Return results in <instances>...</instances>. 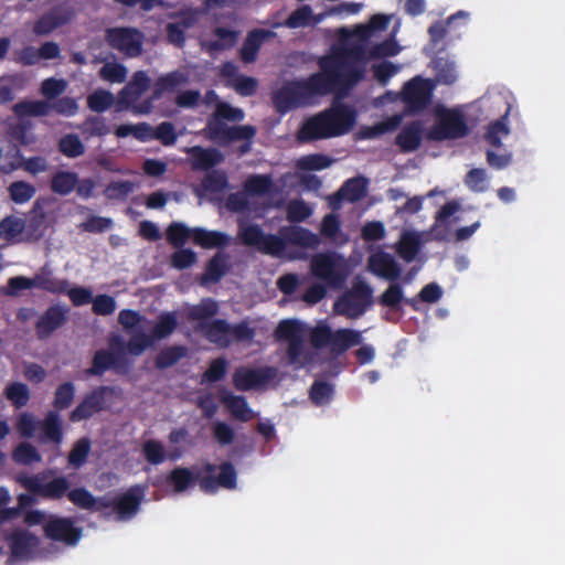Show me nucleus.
Here are the masks:
<instances>
[{"label": "nucleus", "mask_w": 565, "mask_h": 565, "mask_svg": "<svg viewBox=\"0 0 565 565\" xmlns=\"http://www.w3.org/2000/svg\"><path fill=\"white\" fill-rule=\"evenodd\" d=\"M145 491L140 486H132L127 491L116 497H94L83 487L74 488L68 494V500L77 508L90 512H100L104 518L115 515L117 521H129L139 511Z\"/></svg>", "instance_id": "nucleus-2"}, {"label": "nucleus", "mask_w": 565, "mask_h": 565, "mask_svg": "<svg viewBox=\"0 0 565 565\" xmlns=\"http://www.w3.org/2000/svg\"><path fill=\"white\" fill-rule=\"evenodd\" d=\"M373 289L365 281L354 282L334 302V312L350 319L361 317L372 303Z\"/></svg>", "instance_id": "nucleus-5"}, {"label": "nucleus", "mask_w": 565, "mask_h": 565, "mask_svg": "<svg viewBox=\"0 0 565 565\" xmlns=\"http://www.w3.org/2000/svg\"><path fill=\"white\" fill-rule=\"evenodd\" d=\"M322 15H315L309 4H303L292 11L284 22L274 23V28L285 26L288 29H299L309 25H316L321 22Z\"/></svg>", "instance_id": "nucleus-31"}, {"label": "nucleus", "mask_w": 565, "mask_h": 565, "mask_svg": "<svg viewBox=\"0 0 565 565\" xmlns=\"http://www.w3.org/2000/svg\"><path fill=\"white\" fill-rule=\"evenodd\" d=\"M44 478L45 473L22 475L19 476L18 481L30 493L47 500H61L65 495L68 498L70 492L74 490L70 489V481L64 476L55 477L49 482H42Z\"/></svg>", "instance_id": "nucleus-7"}, {"label": "nucleus", "mask_w": 565, "mask_h": 565, "mask_svg": "<svg viewBox=\"0 0 565 565\" xmlns=\"http://www.w3.org/2000/svg\"><path fill=\"white\" fill-rule=\"evenodd\" d=\"M90 451V441L88 438H81L78 439L72 450L68 454L67 460L70 466L74 468L82 467L88 457V454Z\"/></svg>", "instance_id": "nucleus-61"}, {"label": "nucleus", "mask_w": 565, "mask_h": 565, "mask_svg": "<svg viewBox=\"0 0 565 565\" xmlns=\"http://www.w3.org/2000/svg\"><path fill=\"white\" fill-rule=\"evenodd\" d=\"M301 331L299 321L291 319L280 321L276 328V338L288 342L287 358L290 364L298 363L303 353Z\"/></svg>", "instance_id": "nucleus-13"}, {"label": "nucleus", "mask_w": 565, "mask_h": 565, "mask_svg": "<svg viewBox=\"0 0 565 565\" xmlns=\"http://www.w3.org/2000/svg\"><path fill=\"white\" fill-rule=\"evenodd\" d=\"M276 38V33L271 30L253 29L250 30L239 50L241 60L246 63H254L257 60L262 45Z\"/></svg>", "instance_id": "nucleus-22"}, {"label": "nucleus", "mask_w": 565, "mask_h": 565, "mask_svg": "<svg viewBox=\"0 0 565 565\" xmlns=\"http://www.w3.org/2000/svg\"><path fill=\"white\" fill-rule=\"evenodd\" d=\"M218 312V305L212 298H203L198 305H193L186 311V319L189 321H196L198 324L202 322H210L209 319Z\"/></svg>", "instance_id": "nucleus-37"}, {"label": "nucleus", "mask_w": 565, "mask_h": 565, "mask_svg": "<svg viewBox=\"0 0 565 565\" xmlns=\"http://www.w3.org/2000/svg\"><path fill=\"white\" fill-rule=\"evenodd\" d=\"M13 113L19 117H44L51 111L49 100H22L13 106Z\"/></svg>", "instance_id": "nucleus-39"}, {"label": "nucleus", "mask_w": 565, "mask_h": 565, "mask_svg": "<svg viewBox=\"0 0 565 565\" xmlns=\"http://www.w3.org/2000/svg\"><path fill=\"white\" fill-rule=\"evenodd\" d=\"M114 103V95L106 89H96L87 96V107L95 113L106 111Z\"/></svg>", "instance_id": "nucleus-53"}, {"label": "nucleus", "mask_w": 565, "mask_h": 565, "mask_svg": "<svg viewBox=\"0 0 565 565\" xmlns=\"http://www.w3.org/2000/svg\"><path fill=\"white\" fill-rule=\"evenodd\" d=\"M117 358L114 353L100 349L93 356L92 366L85 372L89 376H102L107 370L116 365Z\"/></svg>", "instance_id": "nucleus-45"}, {"label": "nucleus", "mask_w": 565, "mask_h": 565, "mask_svg": "<svg viewBox=\"0 0 565 565\" xmlns=\"http://www.w3.org/2000/svg\"><path fill=\"white\" fill-rule=\"evenodd\" d=\"M167 241L175 248L182 247L189 237L192 238V228L179 222L171 223L166 232Z\"/></svg>", "instance_id": "nucleus-59"}, {"label": "nucleus", "mask_w": 565, "mask_h": 565, "mask_svg": "<svg viewBox=\"0 0 565 565\" xmlns=\"http://www.w3.org/2000/svg\"><path fill=\"white\" fill-rule=\"evenodd\" d=\"M6 397L15 408L24 407L30 399L29 387L20 382H13L6 387Z\"/></svg>", "instance_id": "nucleus-57"}, {"label": "nucleus", "mask_w": 565, "mask_h": 565, "mask_svg": "<svg viewBox=\"0 0 565 565\" xmlns=\"http://www.w3.org/2000/svg\"><path fill=\"white\" fill-rule=\"evenodd\" d=\"M186 76L180 71L167 73L156 81L153 97L159 98L166 92H173L177 87L186 83Z\"/></svg>", "instance_id": "nucleus-44"}, {"label": "nucleus", "mask_w": 565, "mask_h": 565, "mask_svg": "<svg viewBox=\"0 0 565 565\" xmlns=\"http://www.w3.org/2000/svg\"><path fill=\"white\" fill-rule=\"evenodd\" d=\"M277 375L275 367L250 369L241 366L233 373V385L237 391L246 392L266 385Z\"/></svg>", "instance_id": "nucleus-12"}, {"label": "nucleus", "mask_w": 565, "mask_h": 565, "mask_svg": "<svg viewBox=\"0 0 565 565\" xmlns=\"http://www.w3.org/2000/svg\"><path fill=\"white\" fill-rule=\"evenodd\" d=\"M423 139V125L412 121L405 125L396 136L395 143L403 152H412L419 148Z\"/></svg>", "instance_id": "nucleus-29"}, {"label": "nucleus", "mask_w": 565, "mask_h": 565, "mask_svg": "<svg viewBox=\"0 0 565 565\" xmlns=\"http://www.w3.org/2000/svg\"><path fill=\"white\" fill-rule=\"evenodd\" d=\"M12 460L18 465L30 466L34 462H40L42 457L33 445L23 441L13 449Z\"/></svg>", "instance_id": "nucleus-52"}, {"label": "nucleus", "mask_w": 565, "mask_h": 565, "mask_svg": "<svg viewBox=\"0 0 565 565\" xmlns=\"http://www.w3.org/2000/svg\"><path fill=\"white\" fill-rule=\"evenodd\" d=\"M469 128L463 115L456 109L439 108L436 110V122L427 131L426 138L431 141H445L463 138Z\"/></svg>", "instance_id": "nucleus-4"}, {"label": "nucleus", "mask_w": 565, "mask_h": 565, "mask_svg": "<svg viewBox=\"0 0 565 565\" xmlns=\"http://www.w3.org/2000/svg\"><path fill=\"white\" fill-rule=\"evenodd\" d=\"M228 269L227 255L223 253L215 254L206 264L202 275V284L218 282Z\"/></svg>", "instance_id": "nucleus-36"}, {"label": "nucleus", "mask_w": 565, "mask_h": 565, "mask_svg": "<svg viewBox=\"0 0 565 565\" xmlns=\"http://www.w3.org/2000/svg\"><path fill=\"white\" fill-rule=\"evenodd\" d=\"M279 234L285 237V244L302 247L317 248L320 245V238L310 230L301 226L281 227Z\"/></svg>", "instance_id": "nucleus-26"}, {"label": "nucleus", "mask_w": 565, "mask_h": 565, "mask_svg": "<svg viewBox=\"0 0 565 565\" xmlns=\"http://www.w3.org/2000/svg\"><path fill=\"white\" fill-rule=\"evenodd\" d=\"M24 87V78L20 74H11L0 78V104L14 99L15 92Z\"/></svg>", "instance_id": "nucleus-47"}, {"label": "nucleus", "mask_w": 565, "mask_h": 565, "mask_svg": "<svg viewBox=\"0 0 565 565\" xmlns=\"http://www.w3.org/2000/svg\"><path fill=\"white\" fill-rule=\"evenodd\" d=\"M362 343V333L358 330L341 328L332 332L329 350L335 355L344 354L351 348Z\"/></svg>", "instance_id": "nucleus-27"}, {"label": "nucleus", "mask_w": 565, "mask_h": 565, "mask_svg": "<svg viewBox=\"0 0 565 565\" xmlns=\"http://www.w3.org/2000/svg\"><path fill=\"white\" fill-rule=\"evenodd\" d=\"M108 45L125 54L127 57H137L142 53L143 34L135 28H109L105 34Z\"/></svg>", "instance_id": "nucleus-9"}, {"label": "nucleus", "mask_w": 565, "mask_h": 565, "mask_svg": "<svg viewBox=\"0 0 565 565\" xmlns=\"http://www.w3.org/2000/svg\"><path fill=\"white\" fill-rule=\"evenodd\" d=\"M333 395V386L324 381H315L309 391L313 404L321 406L329 403Z\"/></svg>", "instance_id": "nucleus-62"}, {"label": "nucleus", "mask_w": 565, "mask_h": 565, "mask_svg": "<svg viewBox=\"0 0 565 565\" xmlns=\"http://www.w3.org/2000/svg\"><path fill=\"white\" fill-rule=\"evenodd\" d=\"M175 17L180 20L166 25L167 41L178 49H183L186 42L185 32L196 24L198 14L188 10L175 13Z\"/></svg>", "instance_id": "nucleus-21"}, {"label": "nucleus", "mask_w": 565, "mask_h": 565, "mask_svg": "<svg viewBox=\"0 0 565 565\" xmlns=\"http://www.w3.org/2000/svg\"><path fill=\"white\" fill-rule=\"evenodd\" d=\"M333 160L322 153H312L301 157L297 161V168L303 171H318L323 170L331 166Z\"/></svg>", "instance_id": "nucleus-58"}, {"label": "nucleus", "mask_w": 565, "mask_h": 565, "mask_svg": "<svg viewBox=\"0 0 565 565\" xmlns=\"http://www.w3.org/2000/svg\"><path fill=\"white\" fill-rule=\"evenodd\" d=\"M435 83L430 78L415 76L408 81L402 90V100L408 113L418 114L431 103Z\"/></svg>", "instance_id": "nucleus-8"}, {"label": "nucleus", "mask_w": 565, "mask_h": 565, "mask_svg": "<svg viewBox=\"0 0 565 565\" xmlns=\"http://www.w3.org/2000/svg\"><path fill=\"white\" fill-rule=\"evenodd\" d=\"M460 209L457 201L446 202L436 213L434 225L430 228V234L437 242L448 241L449 230L447 226L448 218L452 216Z\"/></svg>", "instance_id": "nucleus-30"}, {"label": "nucleus", "mask_w": 565, "mask_h": 565, "mask_svg": "<svg viewBox=\"0 0 565 565\" xmlns=\"http://www.w3.org/2000/svg\"><path fill=\"white\" fill-rule=\"evenodd\" d=\"M68 281L58 279L49 273H41L34 276V288L45 290L54 295L65 294L67 291Z\"/></svg>", "instance_id": "nucleus-46"}, {"label": "nucleus", "mask_w": 565, "mask_h": 565, "mask_svg": "<svg viewBox=\"0 0 565 565\" xmlns=\"http://www.w3.org/2000/svg\"><path fill=\"white\" fill-rule=\"evenodd\" d=\"M75 11L66 4H57L44 12L34 23L33 32L36 35H47L60 26L72 21Z\"/></svg>", "instance_id": "nucleus-17"}, {"label": "nucleus", "mask_w": 565, "mask_h": 565, "mask_svg": "<svg viewBox=\"0 0 565 565\" xmlns=\"http://www.w3.org/2000/svg\"><path fill=\"white\" fill-rule=\"evenodd\" d=\"M312 214L311 207L300 199L291 200L287 204L286 217L290 223H300L306 221Z\"/></svg>", "instance_id": "nucleus-60"}, {"label": "nucleus", "mask_w": 565, "mask_h": 565, "mask_svg": "<svg viewBox=\"0 0 565 565\" xmlns=\"http://www.w3.org/2000/svg\"><path fill=\"white\" fill-rule=\"evenodd\" d=\"M23 168L30 174H38L45 172L49 169V164L45 158L35 156L25 159L21 150L14 146L9 149L4 156V161L0 167V171L3 174H10L13 171Z\"/></svg>", "instance_id": "nucleus-15"}, {"label": "nucleus", "mask_w": 565, "mask_h": 565, "mask_svg": "<svg viewBox=\"0 0 565 565\" xmlns=\"http://www.w3.org/2000/svg\"><path fill=\"white\" fill-rule=\"evenodd\" d=\"M420 249V237L416 232H405L396 246V252L406 263L415 259Z\"/></svg>", "instance_id": "nucleus-41"}, {"label": "nucleus", "mask_w": 565, "mask_h": 565, "mask_svg": "<svg viewBox=\"0 0 565 565\" xmlns=\"http://www.w3.org/2000/svg\"><path fill=\"white\" fill-rule=\"evenodd\" d=\"M286 248L285 237L275 234L263 235L258 250L266 255L279 256Z\"/></svg>", "instance_id": "nucleus-64"}, {"label": "nucleus", "mask_w": 565, "mask_h": 565, "mask_svg": "<svg viewBox=\"0 0 565 565\" xmlns=\"http://www.w3.org/2000/svg\"><path fill=\"white\" fill-rule=\"evenodd\" d=\"M333 137L348 134L355 124L356 114L347 104H335L322 111Z\"/></svg>", "instance_id": "nucleus-18"}, {"label": "nucleus", "mask_w": 565, "mask_h": 565, "mask_svg": "<svg viewBox=\"0 0 565 565\" xmlns=\"http://www.w3.org/2000/svg\"><path fill=\"white\" fill-rule=\"evenodd\" d=\"M58 151L67 158H78L85 153V146L75 134H67L60 138Z\"/></svg>", "instance_id": "nucleus-50"}, {"label": "nucleus", "mask_w": 565, "mask_h": 565, "mask_svg": "<svg viewBox=\"0 0 565 565\" xmlns=\"http://www.w3.org/2000/svg\"><path fill=\"white\" fill-rule=\"evenodd\" d=\"M78 183V174L72 171H57L55 172L50 181V188L53 193L58 195H68Z\"/></svg>", "instance_id": "nucleus-38"}, {"label": "nucleus", "mask_w": 565, "mask_h": 565, "mask_svg": "<svg viewBox=\"0 0 565 565\" xmlns=\"http://www.w3.org/2000/svg\"><path fill=\"white\" fill-rule=\"evenodd\" d=\"M320 235L331 241H337L339 236H341V243L348 241L347 236L341 232L340 217L334 213H329L323 216L320 225Z\"/></svg>", "instance_id": "nucleus-48"}, {"label": "nucleus", "mask_w": 565, "mask_h": 565, "mask_svg": "<svg viewBox=\"0 0 565 565\" xmlns=\"http://www.w3.org/2000/svg\"><path fill=\"white\" fill-rule=\"evenodd\" d=\"M178 327V318L175 312H162L159 315L157 322L151 330V338L162 340L170 337Z\"/></svg>", "instance_id": "nucleus-43"}, {"label": "nucleus", "mask_w": 565, "mask_h": 565, "mask_svg": "<svg viewBox=\"0 0 565 565\" xmlns=\"http://www.w3.org/2000/svg\"><path fill=\"white\" fill-rule=\"evenodd\" d=\"M257 129L252 125L228 126L225 122L213 121L210 124V139L218 145H230L235 141H244L238 147V153L244 156L252 149V142Z\"/></svg>", "instance_id": "nucleus-6"}, {"label": "nucleus", "mask_w": 565, "mask_h": 565, "mask_svg": "<svg viewBox=\"0 0 565 565\" xmlns=\"http://www.w3.org/2000/svg\"><path fill=\"white\" fill-rule=\"evenodd\" d=\"M436 78L439 83L451 85L458 78L457 67L455 62L447 58H437L435 61Z\"/></svg>", "instance_id": "nucleus-56"}, {"label": "nucleus", "mask_w": 565, "mask_h": 565, "mask_svg": "<svg viewBox=\"0 0 565 565\" xmlns=\"http://www.w3.org/2000/svg\"><path fill=\"white\" fill-rule=\"evenodd\" d=\"M364 47L360 44L332 49L318 60L319 72L300 81L285 83L273 93L271 102L277 113L284 115L307 105L315 96L347 93L364 78V70L350 60H361Z\"/></svg>", "instance_id": "nucleus-1"}, {"label": "nucleus", "mask_w": 565, "mask_h": 565, "mask_svg": "<svg viewBox=\"0 0 565 565\" xmlns=\"http://www.w3.org/2000/svg\"><path fill=\"white\" fill-rule=\"evenodd\" d=\"M188 354L184 345H170L162 349L154 359V366L158 370H164L177 364Z\"/></svg>", "instance_id": "nucleus-42"}, {"label": "nucleus", "mask_w": 565, "mask_h": 565, "mask_svg": "<svg viewBox=\"0 0 565 565\" xmlns=\"http://www.w3.org/2000/svg\"><path fill=\"white\" fill-rule=\"evenodd\" d=\"M83 137L88 140L90 138H103L110 134V126L107 124L106 118L99 115L87 116L78 126Z\"/></svg>", "instance_id": "nucleus-35"}, {"label": "nucleus", "mask_w": 565, "mask_h": 565, "mask_svg": "<svg viewBox=\"0 0 565 565\" xmlns=\"http://www.w3.org/2000/svg\"><path fill=\"white\" fill-rule=\"evenodd\" d=\"M216 40L202 42V49L210 54L232 49L238 39V32L224 26H216L213 30Z\"/></svg>", "instance_id": "nucleus-32"}, {"label": "nucleus", "mask_w": 565, "mask_h": 565, "mask_svg": "<svg viewBox=\"0 0 565 565\" xmlns=\"http://www.w3.org/2000/svg\"><path fill=\"white\" fill-rule=\"evenodd\" d=\"M366 194V181L362 177H355L347 180L342 186L334 193L330 203L335 209L342 201L347 200L351 203L362 200Z\"/></svg>", "instance_id": "nucleus-25"}, {"label": "nucleus", "mask_w": 565, "mask_h": 565, "mask_svg": "<svg viewBox=\"0 0 565 565\" xmlns=\"http://www.w3.org/2000/svg\"><path fill=\"white\" fill-rule=\"evenodd\" d=\"M43 530L47 539L66 545L77 544L82 536V530L67 518H53L45 523Z\"/></svg>", "instance_id": "nucleus-19"}, {"label": "nucleus", "mask_w": 565, "mask_h": 565, "mask_svg": "<svg viewBox=\"0 0 565 565\" xmlns=\"http://www.w3.org/2000/svg\"><path fill=\"white\" fill-rule=\"evenodd\" d=\"M507 119L508 113L501 118L489 124L484 135V139L492 147L500 148L502 146V138L509 135L510 129L507 125Z\"/></svg>", "instance_id": "nucleus-51"}, {"label": "nucleus", "mask_w": 565, "mask_h": 565, "mask_svg": "<svg viewBox=\"0 0 565 565\" xmlns=\"http://www.w3.org/2000/svg\"><path fill=\"white\" fill-rule=\"evenodd\" d=\"M191 156L193 170H209L224 160L222 152L215 148L194 146L186 150Z\"/></svg>", "instance_id": "nucleus-28"}, {"label": "nucleus", "mask_w": 565, "mask_h": 565, "mask_svg": "<svg viewBox=\"0 0 565 565\" xmlns=\"http://www.w3.org/2000/svg\"><path fill=\"white\" fill-rule=\"evenodd\" d=\"M70 308L56 303L50 306L36 320L34 329L39 340H46L68 320Z\"/></svg>", "instance_id": "nucleus-14"}, {"label": "nucleus", "mask_w": 565, "mask_h": 565, "mask_svg": "<svg viewBox=\"0 0 565 565\" xmlns=\"http://www.w3.org/2000/svg\"><path fill=\"white\" fill-rule=\"evenodd\" d=\"M244 111L241 108H236L231 106L227 103H218L215 109V113L212 118L207 120L206 131L210 137V124L213 121L224 122V120L230 121H242L244 119Z\"/></svg>", "instance_id": "nucleus-49"}, {"label": "nucleus", "mask_w": 565, "mask_h": 565, "mask_svg": "<svg viewBox=\"0 0 565 565\" xmlns=\"http://www.w3.org/2000/svg\"><path fill=\"white\" fill-rule=\"evenodd\" d=\"M114 386L100 385L87 393L82 402L71 412L70 420L77 423L88 419L94 414L105 411L109 397L114 396Z\"/></svg>", "instance_id": "nucleus-10"}, {"label": "nucleus", "mask_w": 565, "mask_h": 565, "mask_svg": "<svg viewBox=\"0 0 565 565\" xmlns=\"http://www.w3.org/2000/svg\"><path fill=\"white\" fill-rule=\"evenodd\" d=\"M42 436L41 440L46 443L51 441L56 445L63 440L62 422L55 412H50L44 420L41 423Z\"/></svg>", "instance_id": "nucleus-40"}, {"label": "nucleus", "mask_w": 565, "mask_h": 565, "mask_svg": "<svg viewBox=\"0 0 565 565\" xmlns=\"http://www.w3.org/2000/svg\"><path fill=\"white\" fill-rule=\"evenodd\" d=\"M339 262L340 256L335 253H319L311 259V273L330 286H341L344 275L339 270Z\"/></svg>", "instance_id": "nucleus-11"}, {"label": "nucleus", "mask_w": 565, "mask_h": 565, "mask_svg": "<svg viewBox=\"0 0 565 565\" xmlns=\"http://www.w3.org/2000/svg\"><path fill=\"white\" fill-rule=\"evenodd\" d=\"M195 331L200 332L207 341L227 348L232 343L230 338V323L224 319H215L210 322L196 324Z\"/></svg>", "instance_id": "nucleus-23"}, {"label": "nucleus", "mask_w": 565, "mask_h": 565, "mask_svg": "<svg viewBox=\"0 0 565 565\" xmlns=\"http://www.w3.org/2000/svg\"><path fill=\"white\" fill-rule=\"evenodd\" d=\"M216 468L217 467L214 463H205L203 471L206 473V476L199 478L198 476H194L189 468L177 467L171 470L167 481L173 487L175 492L185 491L198 480L201 490L205 493H215L218 488H224L227 490L235 489L237 486V472L234 465L231 461L222 462L218 466V475L213 476Z\"/></svg>", "instance_id": "nucleus-3"}, {"label": "nucleus", "mask_w": 565, "mask_h": 565, "mask_svg": "<svg viewBox=\"0 0 565 565\" xmlns=\"http://www.w3.org/2000/svg\"><path fill=\"white\" fill-rule=\"evenodd\" d=\"M220 399L235 419L246 423L254 417L253 411L244 396L224 392Z\"/></svg>", "instance_id": "nucleus-33"}, {"label": "nucleus", "mask_w": 565, "mask_h": 565, "mask_svg": "<svg viewBox=\"0 0 565 565\" xmlns=\"http://www.w3.org/2000/svg\"><path fill=\"white\" fill-rule=\"evenodd\" d=\"M369 270L385 280L396 281L402 274V268L393 255L384 250L373 253L369 257Z\"/></svg>", "instance_id": "nucleus-20"}, {"label": "nucleus", "mask_w": 565, "mask_h": 565, "mask_svg": "<svg viewBox=\"0 0 565 565\" xmlns=\"http://www.w3.org/2000/svg\"><path fill=\"white\" fill-rule=\"evenodd\" d=\"M297 137L299 141L308 142L332 138L333 136L331 135L327 120L321 111L303 121L298 130Z\"/></svg>", "instance_id": "nucleus-24"}, {"label": "nucleus", "mask_w": 565, "mask_h": 565, "mask_svg": "<svg viewBox=\"0 0 565 565\" xmlns=\"http://www.w3.org/2000/svg\"><path fill=\"white\" fill-rule=\"evenodd\" d=\"M192 241L202 248L211 249L228 244V236L218 231H209L202 227L192 228Z\"/></svg>", "instance_id": "nucleus-34"}, {"label": "nucleus", "mask_w": 565, "mask_h": 565, "mask_svg": "<svg viewBox=\"0 0 565 565\" xmlns=\"http://www.w3.org/2000/svg\"><path fill=\"white\" fill-rule=\"evenodd\" d=\"M8 192L14 203L24 204L35 195L36 189L26 181H14L9 185Z\"/></svg>", "instance_id": "nucleus-54"}, {"label": "nucleus", "mask_w": 565, "mask_h": 565, "mask_svg": "<svg viewBox=\"0 0 565 565\" xmlns=\"http://www.w3.org/2000/svg\"><path fill=\"white\" fill-rule=\"evenodd\" d=\"M3 540L8 543L11 555L15 559L31 558L40 544L39 537L25 529L6 532Z\"/></svg>", "instance_id": "nucleus-16"}, {"label": "nucleus", "mask_w": 565, "mask_h": 565, "mask_svg": "<svg viewBox=\"0 0 565 565\" xmlns=\"http://www.w3.org/2000/svg\"><path fill=\"white\" fill-rule=\"evenodd\" d=\"M273 185L271 178L266 174H255L249 177L245 183L244 189L248 194L263 195L269 192Z\"/></svg>", "instance_id": "nucleus-63"}, {"label": "nucleus", "mask_w": 565, "mask_h": 565, "mask_svg": "<svg viewBox=\"0 0 565 565\" xmlns=\"http://www.w3.org/2000/svg\"><path fill=\"white\" fill-rule=\"evenodd\" d=\"M463 181L466 186L475 193H482L489 189V178L487 171L482 168L469 170Z\"/></svg>", "instance_id": "nucleus-55"}]
</instances>
